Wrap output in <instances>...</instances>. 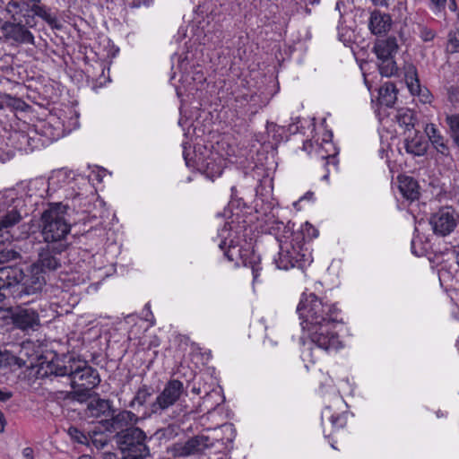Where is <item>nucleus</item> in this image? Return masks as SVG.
Wrapping results in <instances>:
<instances>
[{"instance_id": "f257e3e1", "label": "nucleus", "mask_w": 459, "mask_h": 459, "mask_svg": "<svg viewBox=\"0 0 459 459\" xmlns=\"http://www.w3.org/2000/svg\"><path fill=\"white\" fill-rule=\"evenodd\" d=\"M46 374L66 377L73 388L72 397L80 402L88 399L91 392L100 383L98 370L74 355L52 360L47 366Z\"/></svg>"}, {"instance_id": "f03ea898", "label": "nucleus", "mask_w": 459, "mask_h": 459, "mask_svg": "<svg viewBox=\"0 0 459 459\" xmlns=\"http://www.w3.org/2000/svg\"><path fill=\"white\" fill-rule=\"evenodd\" d=\"M46 279L42 270L30 264L25 270L17 266L0 267V302L7 295L13 299L41 292Z\"/></svg>"}, {"instance_id": "7ed1b4c3", "label": "nucleus", "mask_w": 459, "mask_h": 459, "mask_svg": "<svg viewBox=\"0 0 459 459\" xmlns=\"http://www.w3.org/2000/svg\"><path fill=\"white\" fill-rule=\"evenodd\" d=\"M219 236L222 238L219 247L223 251L224 256L236 266L249 267L252 271L253 283L260 282L259 277L263 271L261 256L255 252L252 242L232 232L229 223L224 225Z\"/></svg>"}, {"instance_id": "20e7f679", "label": "nucleus", "mask_w": 459, "mask_h": 459, "mask_svg": "<svg viewBox=\"0 0 459 459\" xmlns=\"http://www.w3.org/2000/svg\"><path fill=\"white\" fill-rule=\"evenodd\" d=\"M297 313L303 330L342 323V311L336 303L315 293H302L297 306Z\"/></svg>"}, {"instance_id": "39448f33", "label": "nucleus", "mask_w": 459, "mask_h": 459, "mask_svg": "<svg viewBox=\"0 0 459 459\" xmlns=\"http://www.w3.org/2000/svg\"><path fill=\"white\" fill-rule=\"evenodd\" d=\"M66 207L61 203L51 204L40 218V233L44 244L69 247L71 226L65 219Z\"/></svg>"}, {"instance_id": "423d86ee", "label": "nucleus", "mask_w": 459, "mask_h": 459, "mask_svg": "<svg viewBox=\"0 0 459 459\" xmlns=\"http://www.w3.org/2000/svg\"><path fill=\"white\" fill-rule=\"evenodd\" d=\"M25 202L18 193L13 190H7L0 195V243L10 241L13 238L11 231L15 225L22 220V213Z\"/></svg>"}, {"instance_id": "0eeeda50", "label": "nucleus", "mask_w": 459, "mask_h": 459, "mask_svg": "<svg viewBox=\"0 0 459 459\" xmlns=\"http://www.w3.org/2000/svg\"><path fill=\"white\" fill-rule=\"evenodd\" d=\"M312 262L310 247L299 245L291 239H286L280 244V250L274 257L277 268L286 271L293 268L304 271Z\"/></svg>"}, {"instance_id": "6e6552de", "label": "nucleus", "mask_w": 459, "mask_h": 459, "mask_svg": "<svg viewBox=\"0 0 459 459\" xmlns=\"http://www.w3.org/2000/svg\"><path fill=\"white\" fill-rule=\"evenodd\" d=\"M147 437L139 428H128L117 434V444L124 459H142L149 455Z\"/></svg>"}, {"instance_id": "1a4fd4ad", "label": "nucleus", "mask_w": 459, "mask_h": 459, "mask_svg": "<svg viewBox=\"0 0 459 459\" xmlns=\"http://www.w3.org/2000/svg\"><path fill=\"white\" fill-rule=\"evenodd\" d=\"M66 176L65 171L59 170L54 173L48 180L44 178L30 180L22 188V193L19 195L25 202L24 207L27 205L37 206L42 199L48 195L50 186L65 181Z\"/></svg>"}, {"instance_id": "9d476101", "label": "nucleus", "mask_w": 459, "mask_h": 459, "mask_svg": "<svg viewBox=\"0 0 459 459\" xmlns=\"http://www.w3.org/2000/svg\"><path fill=\"white\" fill-rule=\"evenodd\" d=\"M184 159L187 167H195L207 178L214 180L219 178L223 171L225 160L217 152L205 151V153L195 154V160L192 162L184 152Z\"/></svg>"}, {"instance_id": "9b49d317", "label": "nucleus", "mask_w": 459, "mask_h": 459, "mask_svg": "<svg viewBox=\"0 0 459 459\" xmlns=\"http://www.w3.org/2000/svg\"><path fill=\"white\" fill-rule=\"evenodd\" d=\"M186 395L184 384L178 379H171L166 383L155 401L151 403V411L154 414H161Z\"/></svg>"}, {"instance_id": "f8f14e48", "label": "nucleus", "mask_w": 459, "mask_h": 459, "mask_svg": "<svg viewBox=\"0 0 459 459\" xmlns=\"http://www.w3.org/2000/svg\"><path fill=\"white\" fill-rule=\"evenodd\" d=\"M337 324L330 325H319L306 329L309 339L317 349L325 351H336L342 348V342L334 330Z\"/></svg>"}, {"instance_id": "ddd939ff", "label": "nucleus", "mask_w": 459, "mask_h": 459, "mask_svg": "<svg viewBox=\"0 0 459 459\" xmlns=\"http://www.w3.org/2000/svg\"><path fill=\"white\" fill-rule=\"evenodd\" d=\"M68 247H60L53 244H44L38 251V260L33 263L39 270L56 271L65 261V253Z\"/></svg>"}, {"instance_id": "4468645a", "label": "nucleus", "mask_w": 459, "mask_h": 459, "mask_svg": "<svg viewBox=\"0 0 459 459\" xmlns=\"http://www.w3.org/2000/svg\"><path fill=\"white\" fill-rule=\"evenodd\" d=\"M214 438L206 435H198L189 438L186 442L173 444L169 452L175 457H186L203 453L205 449L213 446Z\"/></svg>"}, {"instance_id": "2eb2a0df", "label": "nucleus", "mask_w": 459, "mask_h": 459, "mask_svg": "<svg viewBox=\"0 0 459 459\" xmlns=\"http://www.w3.org/2000/svg\"><path fill=\"white\" fill-rule=\"evenodd\" d=\"M303 150L307 152L309 155H314L317 159H320L323 161V166L325 169V173L323 175V180H328L330 174V166L337 168L338 160L336 157V152L333 147V143L329 141L325 142V145L322 144H314L311 141H306L303 143Z\"/></svg>"}, {"instance_id": "dca6fc26", "label": "nucleus", "mask_w": 459, "mask_h": 459, "mask_svg": "<svg viewBox=\"0 0 459 459\" xmlns=\"http://www.w3.org/2000/svg\"><path fill=\"white\" fill-rule=\"evenodd\" d=\"M429 223L434 233L443 237L449 235L457 224L454 212L449 209L437 211L431 216Z\"/></svg>"}, {"instance_id": "f3484780", "label": "nucleus", "mask_w": 459, "mask_h": 459, "mask_svg": "<svg viewBox=\"0 0 459 459\" xmlns=\"http://www.w3.org/2000/svg\"><path fill=\"white\" fill-rule=\"evenodd\" d=\"M2 33L6 40L17 44H34L32 33L23 25L5 22L2 26Z\"/></svg>"}, {"instance_id": "a211bd4d", "label": "nucleus", "mask_w": 459, "mask_h": 459, "mask_svg": "<svg viewBox=\"0 0 459 459\" xmlns=\"http://www.w3.org/2000/svg\"><path fill=\"white\" fill-rule=\"evenodd\" d=\"M13 324L23 331L35 330L39 325L38 313L32 308H19L12 314Z\"/></svg>"}, {"instance_id": "6ab92c4d", "label": "nucleus", "mask_w": 459, "mask_h": 459, "mask_svg": "<svg viewBox=\"0 0 459 459\" xmlns=\"http://www.w3.org/2000/svg\"><path fill=\"white\" fill-rule=\"evenodd\" d=\"M138 420V416L134 412L130 411H121L105 422V428L108 431H124V428H126V429L130 428L129 426L135 424Z\"/></svg>"}, {"instance_id": "aec40b11", "label": "nucleus", "mask_w": 459, "mask_h": 459, "mask_svg": "<svg viewBox=\"0 0 459 459\" xmlns=\"http://www.w3.org/2000/svg\"><path fill=\"white\" fill-rule=\"evenodd\" d=\"M403 146L407 153L413 156H423L428 149L427 142L418 131H413L412 134H406Z\"/></svg>"}, {"instance_id": "412c9836", "label": "nucleus", "mask_w": 459, "mask_h": 459, "mask_svg": "<svg viewBox=\"0 0 459 459\" xmlns=\"http://www.w3.org/2000/svg\"><path fill=\"white\" fill-rule=\"evenodd\" d=\"M424 131L436 151L444 156H448L450 151L447 140L445 139L444 135L437 126L434 124H427Z\"/></svg>"}, {"instance_id": "4be33fe9", "label": "nucleus", "mask_w": 459, "mask_h": 459, "mask_svg": "<svg viewBox=\"0 0 459 459\" xmlns=\"http://www.w3.org/2000/svg\"><path fill=\"white\" fill-rule=\"evenodd\" d=\"M392 24V19L389 14L379 11H374L370 14L368 27L373 34H382L389 30Z\"/></svg>"}, {"instance_id": "5701e85b", "label": "nucleus", "mask_w": 459, "mask_h": 459, "mask_svg": "<svg viewBox=\"0 0 459 459\" xmlns=\"http://www.w3.org/2000/svg\"><path fill=\"white\" fill-rule=\"evenodd\" d=\"M398 49L397 40L394 37H388L377 41L374 51L378 59L394 58Z\"/></svg>"}, {"instance_id": "b1692460", "label": "nucleus", "mask_w": 459, "mask_h": 459, "mask_svg": "<svg viewBox=\"0 0 459 459\" xmlns=\"http://www.w3.org/2000/svg\"><path fill=\"white\" fill-rule=\"evenodd\" d=\"M399 190L403 196L410 201L417 200L420 196L419 184L411 177L400 176L398 177Z\"/></svg>"}, {"instance_id": "393cba45", "label": "nucleus", "mask_w": 459, "mask_h": 459, "mask_svg": "<svg viewBox=\"0 0 459 459\" xmlns=\"http://www.w3.org/2000/svg\"><path fill=\"white\" fill-rule=\"evenodd\" d=\"M318 236V230L309 222L301 224L300 228L292 232L290 239L298 242L299 245H307V241L316 238Z\"/></svg>"}, {"instance_id": "a878e982", "label": "nucleus", "mask_w": 459, "mask_h": 459, "mask_svg": "<svg viewBox=\"0 0 459 459\" xmlns=\"http://www.w3.org/2000/svg\"><path fill=\"white\" fill-rule=\"evenodd\" d=\"M394 119L399 126L404 130V134H412L415 125V117L413 112L409 108H400L396 110Z\"/></svg>"}, {"instance_id": "bb28decb", "label": "nucleus", "mask_w": 459, "mask_h": 459, "mask_svg": "<svg viewBox=\"0 0 459 459\" xmlns=\"http://www.w3.org/2000/svg\"><path fill=\"white\" fill-rule=\"evenodd\" d=\"M43 126L45 135L52 141H56L65 134V126L59 121V118L51 117Z\"/></svg>"}, {"instance_id": "cd10ccee", "label": "nucleus", "mask_w": 459, "mask_h": 459, "mask_svg": "<svg viewBox=\"0 0 459 459\" xmlns=\"http://www.w3.org/2000/svg\"><path fill=\"white\" fill-rule=\"evenodd\" d=\"M378 95L380 105L387 108L393 107L397 100V91L394 84L392 82H385L380 87Z\"/></svg>"}, {"instance_id": "c85d7f7f", "label": "nucleus", "mask_w": 459, "mask_h": 459, "mask_svg": "<svg viewBox=\"0 0 459 459\" xmlns=\"http://www.w3.org/2000/svg\"><path fill=\"white\" fill-rule=\"evenodd\" d=\"M224 402V397L221 395V392L219 389L213 388L203 397L202 405L208 413L215 410L217 406Z\"/></svg>"}, {"instance_id": "c756f323", "label": "nucleus", "mask_w": 459, "mask_h": 459, "mask_svg": "<svg viewBox=\"0 0 459 459\" xmlns=\"http://www.w3.org/2000/svg\"><path fill=\"white\" fill-rule=\"evenodd\" d=\"M25 365V361L16 357L4 347L0 346V368L15 366L21 368Z\"/></svg>"}, {"instance_id": "7c9ffc66", "label": "nucleus", "mask_w": 459, "mask_h": 459, "mask_svg": "<svg viewBox=\"0 0 459 459\" xmlns=\"http://www.w3.org/2000/svg\"><path fill=\"white\" fill-rule=\"evenodd\" d=\"M88 410L91 416L100 417L101 415H108L111 411V403L105 399H96L90 403Z\"/></svg>"}, {"instance_id": "2f4dec72", "label": "nucleus", "mask_w": 459, "mask_h": 459, "mask_svg": "<svg viewBox=\"0 0 459 459\" xmlns=\"http://www.w3.org/2000/svg\"><path fill=\"white\" fill-rule=\"evenodd\" d=\"M244 97V100L247 101L249 106L248 110L255 114L258 112L259 109L265 107L268 103V100L264 97H262L261 94H257L255 92H252L250 94H247Z\"/></svg>"}, {"instance_id": "473e14b6", "label": "nucleus", "mask_w": 459, "mask_h": 459, "mask_svg": "<svg viewBox=\"0 0 459 459\" xmlns=\"http://www.w3.org/2000/svg\"><path fill=\"white\" fill-rule=\"evenodd\" d=\"M30 11L34 15L41 18L48 24H53L56 21V17L50 13L49 8L45 5H40L39 3L31 4Z\"/></svg>"}, {"instance_id": "72a5a7b5", "label": "nucleus", "mask_w": 459, "mask_h": 459, "mask_svg": "<svg viewBox=\"0 0 459 459\" xmlns=\"http://www.w3.org/2000/svg\"><path fill=\"white\" fill-rule=\"evenodd\" d=\"M378 69L382 76L391 77L397 72V66L394 58L378 59Z\"/></svg>"}, {"instance_id": "f704fd0d", "label": "nucleus", "mask_w": 459, "mask_h": 459, "mask_svg": "<svg viewBox=\"0 0 459 459\" xmlns=\"http://www.w3.org/2000/svg\"><path fill=\"white\" fill-rule=\"evenodd\" d=\"M151 395H152L151 388L144 385L137 390V392H136L134 399L131 401L129 406L132 408H134L135 404H137L139 406H143L149 400Z\"/></svg>"}, {"instance_id": "c9c22d12", "label": "nucleus", "mask_w": 459, "mask_h": 459, "mask_svg": "<svg viewBox=\"0 0 459 459\" xmlns=\"http://www.w3.org/2000/svg\"><path fill=\"white\" fill-rule=\"evenodd\" d=\"M406 83L412 94H420V87L417 78V72L414 66L409 68L405 75Z\"/></svg>"}, {"instance_id": "e433bc0d", "label": "nucleus", "mask_w": 459, "mask_h": 459, "mask_svg": "<svg viewBox=\"0 0 459 459\" xmlns=\"http://www.w3.org/2000/svg\"><path fill=\"white\" fill-rule=\"evenodd\" d=\"M446 123L450 135L455 143H459V114L446 115Z\"/></svg>"}, {"instance_id": "4c0bfd02", "label": "nucleus", "mask_w": 459, "mask_h": 459, "mask_svg": "<svg viewBox=\"0 0 459 459\" xmlns=\"http://www.w3.org/2000/svg\"><path fill=\"white\" fill-rule=\"evenodd\" d=\"M446 52L454 54L459 52V28L448 33Z\"/></svg>"}, {"instance_id": "58836bf2", "label": "nucleus", "mask_w": 459, "mask_h": 459, "mask_svg": "<svg viewBox=\"0 0 459 459\" xmlns=\"http://www.w3.org/2000/svg\"><path fill=\"white\" fill-rule=\"evenodd\" d=\"M67 434L71 439L77 442L78 444H86L88 442V437L86 435L76 427L71 426L68 428Z\"/></svg>"}, {"instance_id": "ea45409f", "label": "nucleus", "mask_w": 459, "mask_h": 459, "mask_svg": "<svg viewBox=\"0 0 459 459\" xmlns=\"http://www.w3.org/2000/svg\"><path fill=\"white\" fill-rule=\"evenodd\" d=\"M21 258V255L14 249H4L0 251V264H5Z\"/></svg>"}, {"instance_id": "a19ab883", "label": "nucleus", "mask_w": 459, "mask_h": 459, "mask_svg": "<svg viewBox=\"0 0 459 459\" xmlns=\"http://www.w3.org/2000/svg\"><path fill=\"white\" fill-rule=\"evenodd\" d=\"M419 35L423 41L429 42L434 39L436 33L433 30L426 26H420Z\"/></svg>"}, {"instance_id": "79ce46f5", "label": "nucleus", "mask_w": 459, "mask_h": 459, "mask_svg": "<svg viewBox=\"0 0 459 459\" xmlns=\"http://www.w3.org/2000/svg\"><path fill=\"white\" fill-rule=\"evenodd\" d=\"M6 12L13 17L22 12L21 4L18 1L12 0L7 3L5 7Z\"/></svg>"}, {"instance_id": "37998d69", "label": "nucleus", "mask_w": 459, "mask_h": 459, "mask_svg": "<svg viewBox=\"0 0 459 459\" xmlns=\"http://www.w3.org/2000/svg\"><path fill=\"white\" fill-rule=\"evenodd\" d=\"M330 421L333 428L341 429L346 425V417L342 414L332 415L330 417Z\"/></svg>"}, {"instance_id": "c03bdc74", "label": "nucleus", "mask_w": 459, "mask_h": 459, "mask_svg": "<svg viewBox=\"0 0 459 459\" xmlns=\"http://www.w3.org/2000/svg\"><path fill=\"white\" fill-rule=\"evenodd\" d=\"M221 429L223 433L229 434L227 437V441H232L236 437V429L231 423H226L221 426Z\"/></svg>"}, {"instance_id": "a18cd8bd", "label": "nucleus", "mask_w": 459, "mask_h": 459, "mask_svg": "<svg viewBox=\"0 0 459 459\" xmlns=\"http://www.w3.org/2000/svg\"><path fill=\"white\" fill-rule=\"evenodd\" d=\"M301 356H302L303 360H309L312 363H315L317 359L315 356V350L312 348L303 351Z\"/></svg>"}, {"instance_id": "49530a36", "label": "nucleus", "mask_w": 459, "mask_h": 459, "mask_svg": "<svg viewBox=\"0 0 459 459\" xmlns=\"http://www.w3.org/2000/svg\"><path fill=\"white\" fill-rule=\"evenodd\" d=\"M18 140L20 141L21 144H23V143H28L29 146L32 148H34V145L31 142H34V140L30 137L28 134H23V133H20L18 134Z\"/></svg>"}, {"instance_id": "de8ad7c7", "label": "nucleus", "mask_w": 459, "mask_h": 459, "mask_svg": "<svg viewBox=\"0 0 459 459\" xmlns=\"http://www.w3.org/2000/svg\"><path fill=\"white\" fill-rule=\"evenodd\" d=\"M431 1V9L434 12H440L446 3V0H430Z\"/></svg>"}, {"instance_id": "09e8293b", "label": "nucleus", "mask_w": 459, "mask_h": 459, "mask_svg": "<svg viewBox=\"0 0 459 459\" xmlns=\"http://www.w3.org/2000/svg\"><path fill=\"white\" fill-rule=\"evenodd\" d=\"M33 449L31 447H25L22 450V456L24 459H34Z\"/></svg>"}, {"instance_id": "8fccbe9b", "label": "nucleus", "mask_w": 459, "mask_h": 459, "mask_svg": "<svg viewBox=\"0 0 459 459\" xmlns=\"http://www.w3.org/2000/svg\"><path fill=\"white\" fill-rule=\"evenodd\" d=\"M392 0H371L373 4L381 7H388Z\"/></svg>"}, {"instance_id": "3c124183", "label": "nucleus", "mask_w": 459, "mask_h": 459, "mask_svg": "<svg viewBox=\"0 0 459 459\" xmlns=\"http://www.w3.org/2000/svg\"><path fill=\"white\" fill-rule=\"evenodd\" d=\"M12 396V394L6 390H2L0 388V401L1 402H5L7 400H9Z\"/></svg>"}, {"instance_id": "603ef678", "label": "nucleus", "mask_w": 459, "mask_h": 459, "mask_svg": "<svg viewBox=\"0 0 459 459\" xmlns=\"http://www.w3.org/2000/svg\"><path fill=\"white\" fill-rule=\"evenodd\" d=\"M6 421L2 411H0V433L4 431Z\"/></svg>"}, {"instance_id": "864d4df0", "label": "nucleus", "mask_w": 459, "mask_h": 459, "mask_svg": "<svg viewBox=\"0 0 459 459\" xmlns=\"http://www.w3.org/2000/svg\"><path fill=\"white\" fill-rule=\"evenodd\" d=\"M313 197H314V193L307 192L302 197L299 198V202L304 201V200H312Z\"/></svg>"}, {"instance_id": "5fc2aeb1", "label": "nucleus", "mask_w": 459, "mask_h": 459, "mask_svg": "<svg viewBox=\"0 0 459 459\" xmlns=\"http://www.w3.org/2000/svg\"><path fill=\"white\" fill-rule=\"evenodd\" d=\"M448 7L451 11L455 12L456 10V4L455 0H450V3L448 4Z\"/></svg>"}, {"instance_id": "6e6d98bb", "label": "nucleus", "mask_w": 459, "mask_h": 459, "mask_svg": "<svg viewBox=\"0 0 459 459\" xmlns=\"http://www.w3.org/2000/svg\"><path fill=\"white\" fill-rule=\"evenodd\" d=\"M102 459H116V455L114 454H105Z\"/></svg>"}, {"instance_id": "4d7b16f0", "label": "nucleus", "mask_w": 459, "mask_h": 459, "mask_svg": "<svg viewBox=\"0 0 459 459\" xmlns=\"http://www.w3.org/2000/svg\"><path fill=\"white\" fill-rule=\"evenodd\" d=\"M78 459H93V458L89 455H82L79 456Z\"/></svg>"}, {"instance_id": "13d9d810", "label": "nucleus", "mask_w": 459, "mask_h": 459, "mask_svg": "<svg viewBox=\"0 0 459 459\" xmlns=\"http://www.w3.org/2000/svg\"><path fill=\"white\" fill-rule=\"evenodd\" d=\"M411 250H412V253L415 254L416 255H420V254H418L415 250H414V242L412 241L411 242Z\"/></svg>"}, {"instance_id": "bf43d9fd", "label": "nucleus", "mask_w": 459, "mask_h": 459, "mask_svg": "<svg viewBox=\"0 0 459 459\" xmlns=\"http://www.w3.org/2000/svg\"><path fill=\"white\" fill-rule=\"evenodd\" d=\"M193 392H194V393H195V394H200V388H195V387H194V388H193Z\"/></svg>"}, {"instance_id": "052dcab7", "label": "nucleus", "mask_w": 459, "mask_h": 459, "mask_svg": "<svg viewBox=\"0 0 459 459\" xmlns=\"http://www.w3.org/2000/svg\"><path fill=\"white\" fill-rule=\"evenodd\" d=\"M455 261H456V264L459 265V252L456 253Z\"/></svg>"}, {"instance_id": "680f3d73", "label": "nucleus", "mask_w": 459, "mask_h": 459, "mask_svg": "<svg viewBox=\"0 0 459 459\" xmlns=\"http://www.w3.org/2000/svg\"><path fill=\"white\" fill-rule=\"evenodd\" d=\"M29 2H30L31 4L33 3H40L41 0H28Z\"/></svg>"}, {"instance_id": "e2e57ef3", "label": "nucleus", "mask_w": 459, "mask_h": 459, "mask_svg": "<svg viewBox=\"0 0 459 459\" xmlns=\"http://www.w3.org/2000/svg\"><path fill=\"white\" fill-rule=\"evenodd\" d=\"M97 179H98L99 181H101V176H100V173H98V175H97Z\"/></svg>"}]
</instances>
